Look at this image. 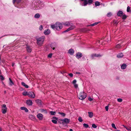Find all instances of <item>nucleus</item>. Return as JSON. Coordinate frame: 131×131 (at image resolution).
Returning a JSON list of instances; mask_svg holds the SVG:
<instances>
[{"instance_id": "obj_1", "label": "nucleus", "mask_w": 131, "mask_h": 131, "mask_svg": "<svg viewBox=\"0 0 131 131\" xmlns=\"http://www.w3.org/2000/svg\"><path fill=\"white\" fill-rule=\"evenodd\" d=\"M51 27L52 29H56L58 30H60L62 28V25L59 22H57L54 25H51Z\"/></svg>"}, {"instance_id": "obj_2", "label": "nucleus", "mask_w": 131, "mask_h": 131, "mask_svg": "<svg viewBox=\"0 0 131 131\" xmlns=\"http://www.w3.org/2000/svg\"><path fill=\"white\" fill-rule=\"evenodd\" d=\"M79 98L81 100H83L85 99L87 96V94L84 91L81 92L78 95Z\"/></svg>"}, {"instance_id": "obj_3", "label": "nucleus", "mask_w": 131, "mask_h": 131, "mask_svg": "<svg viewBox=\"0 0 131 131\" xmlns=\"http://www.w3.org/2000/svg\"><path fill=\"white\" fill-rule=\"evenodd\" d=\"M37 44L39 45H41L43 44L44 40V37L43 36L39 38H36Z\"/></svg>"}, {"instance_id": "obj_4", "label": "nucleus", "mask_w": 131, "mask_h": 131, "mask_svg": "<svg viewBox=\"0 0 131 131\" xmlns=\"http://www.w3.org/2000/svg\"><path fill=\"white\" fill-rule=\"evenodd\" d=\"M7 108L5 104H3L2 106V113L4 114H5L6 112Z\"/></svg>"}, {"instance_id": "obj_5", "label": "nucleus", "mask_w": 131, "mask_h": 131, "mask_svg": "<svg viewBox=\"0 0 131 131\" xmlns=\"http://www.w3.org/2000/svg\"><path fill=\"white\" fill-rule=\"evenodd\" d=\"M102 55L100 54H96V53H94L92 54L91 55V58L92 59H93L95 57H101Z\"/></svg>"}, {"instance_id": "obj_6", "label": "nucleus", "mask_w": 131, "mask_h": 131, "mask_svg": "<svg viewBox=\"0 0 131 131\" xmlns=\"http://www.w3.org/2000/svg\"><path fill=\"white\" fill-rule=\"evenodd\" d=\"M28 95L29 97L32 98H34L35 96V93L32 92H28Z\"/></svg>"}, {"instance_id": "obj_7", "label": "nucleus", "mask_w": 131, "mask_h": 131, "mask_svg": "<svg viewBox=\"0 0 131 131\" xmlns=\"http://www.w3.org/2000/svg\"><path fill=\"white\" fill-rule=\"evenodd\" d=\"M82 54L81 53L78 52L76 54V57L78 59H79L82 57Z\"/></svg>"}, {"instance_id": "obj_8", "label": "nucleus", "mask_w": 131, "mask_h": 131, "mask_svg": "<svg viewBox=\"0 0 131 131\" xmlns=\"http://www.w3.org/2000/svg\"><path fill=\"white\" fill-rule=\"evenodd\" d=\"M37 117L40 120H42L43 119V115L42 114L40 113L38 114Z\"/></svg>"}, {"instance_id": "obj_9", "label": "nucleus", "mask_w": 131, "mask_h": 131, "mask_svg": "<svg viewBox=\"0 0 131 131\" xmlns=\"http://www.w3.org/2000/svg\"><path fill=\"white\" fill-rule=\"evenodd\" d=\"M63 24L66 26H72V24L71 23L68 22L64 23Z\"/></svg>"}, {"instance_id": "obj_10", "label": "nucleus", "mask_w": 131, "mask_h": 131, "mask_svg": "<svg viewBox=\"0 0 131 131\" xmlns=\"http://www.w3.org/2000/svg\"><path fill=\"white\" fill-rule=\"evenodd\" d=\"M38 6L40 8H41L43 7L44 6L43 3L41 1H39L38 2Z\"/></svg>"}, {"instance_id": "obj_11", "label": "nucleus", "mask_w": 131, "mask_h": 131, "mask_svg": "<svg viewBox=\"0 0 131 131\" xmlns=\"http://www.w3.org/2000/svg\"><path fill=\"white\" fill-rule=\"evenodd\" d=\"M62 121L63 122H63L67 124L68 123L70 122V120L68 118H65L64 119H63L62 120Z\"/></svg>"}, {"instance_id": "obj_12", "label": "nucleus", "mask_w": 131, "mask_h": 131, "mask_svg": "<svg viewBox=\"0 0 131 131\" xmlns=\"http://www.w3.org/2000/svg\"><path fill=\"white\" fill-rule=\"evenodd\" d=\"M81 1H84L83 4L82 5V6H85L88 4V0H80Z\"/></svg>"}, {"instance_id": "obj_13", "label": "nucleus", "mask_w": 131, "mask_h": 131, "mask_svg": "<svg viewBox=\"0 0 131 131\" xmlns=\"http://www.w3.org/2000/svg\"><path fill=\"white\" fill-rule=\"evenodd\" d=\"M50 32V30L49 29H47L44 31V33L45 35H48L49 34Z\"/></svg>"}, {"instance_id": "obj_14", "label": "nucleus", "mask_w": 131, "mask_h": 131, "mask_svg": "<svg viewBox=\"0 0 131 131\" xmlns=\"http://www.w3.org/2000/svg\"><path fill=\"white\" fill-rule=\"evenodd\" d=\"M26 103L29 106L32 105V101L29 100L27 101Z\"/></svg>"}, {"instance_id": "obj_15", "label": "nucleus", "mask_w": 131, "mask_h": 131, "mask_svg": "<svg viewBox=\"0 0 131 131\" xmlns=\"http://www.w3.org/2000/svg\"><path fill=\"white\" fill-rule=\"evenodd\" d=\"M75 27L74 26H72L69 27L66 30H65L64 32H68L70 30L73 29Z\"/></svg>"}, {"instance_id": "obj_16", "label": "nucleus", "mask_w": 131, "mask_h": 131, "mask_svg": "<svg viewBox=\"0 0 131 131\" xmlns=\"http://www.w3.org/2000/svg\"><path fill=\"white\" fill-rule=\"evenodd\" d=\"M53 119H55L52 120V122L54 124H57V122L56 120L58 119V118L57 117H53Z\"/></svg>"}, {"instance_id": "obj_17", "label": "nucleus", "mask_w": 131, "mask_h": 131, "mask_svg": "<svg viewBox=\"0 0 131 131\" xmlns=\"http://www.w3.org/2000/svg\"><path fill=\"white\" fill-rule=\"evenodd\" d=\"M123 15V12L121 11H119L117 13V15L118 16H121Z\"/></svg>"}, {"instance_id": "obj_18", "label": "nucleus", "mask_w": 131, "mask_h": 131, "mask_svg": "<svg viewBox=\"0 0 131 131\" xmlns=\"http://www.w3.org/2000/svg\"><path fill=\"white\" fill-rule=\"evenodd\" d=\"M74 50L72 49H69L68 50L69 53L71 55H73L74 53Z\"/></svg>"}, {"instance_id": "obj_19", "label": "nucleus", "mask_w": 131, "mask_h": 131, "mask_svg": "<svg viewBox=\"0 0 131 131\" xmlns=\"http://www.w3.org/2000/svg\"><path fill=\"white\" fill-rule=\"evenodd\" d=\"M21 84L23 86L25 87L26 88H29V86L27 85L24 82H21Z\"/></svg>"}, {"instance_id": "obj_20", "label": "nucleus", "mask_w": 131, "mask_h": 131, "mask_svg": "<svg viewBox=\"0 0 131 131\" xmlns=\"http://www.w3.org/2000/svg\"><path fill=\"white\" fill-rule=\"evenodd\" d=\"M126 64L123 63L121 66V68L122 69H124L126 68Z\"/></svg>"}, {"instance_id": "obj_21", "label": "nucleus", "mask_w": 131, "mask_h": 131, "mask_svg": "<svg viewBox=\"0 0 131 131\" xmlns=\"http://www.w3.org/2000/svg\"><path fill=\"white\" fill-rule=\"evenodd\" d=\"M35 101L36 103H37L38 104L40 105L42 104L41 101L40 100H36Z\"/></svg>"}, {"instance_id": "obj_22", "label": "nucleus", "mask_w": 131, "mask_h": 131, "mask_svg": "<svg viewBox=\"0 0 131 131\" xmlns=\"http://www.w3.org/2000/svg\"><path fill=\"white\" fill-rule=\"evenodd\" d=\"M9 84L10 86H12L14 85V83L13 82L11 79L10 78H9Z\"/></svg>"}, {"instance_id": "obj_23", "label": "nucleus", "mask_w": 131, "mask_h": 131, "mask_svg": "<svg viewBox=\"0 0 131 131\" xmlns=\"http://www.w3.org/2000/svg\"><path fill=\"white\" fill-rule=\"evenodd\" d=\"M20 109L22 110H24L26 112H28V109L25 107H20Z\"/></svg>"}, {"instance_id": "obj_24", "label": "nucleus", "mask_w": 131, "mask_h": 131, "mask_svg": "<svg viewBox=\"0 0 131 131\" xmlns=\"http://www.w3.org/2000/svg\"><path fill=\"white\" fill-rule=\"evenodd\" d=\"M99 23V22H96L95 23H94L93 24H92L90 25H88L87 26H93L96 25L97 24H98Z\"/></svg>"}, {"instance_id": "obj_25", "label": "nucleus", "mask_w": 131, "mask_h": 131, "mask_svg": "<svg viewBox=\"0 0 131 131\" xmlns=\"http://www.w3.org/2000/svg\"><path fill=\"white\" fill-rule=\"evenodd\" d=\"M89 116L90 118H92L93 115V113L92 112H88Z\"/></svg>"}, {"instance_id": "obj_26", "label": "nucleus", "mask_w": 131, "mask_h": 131, "mask_svg": "<svg viewBox=\"0 0 131 131\" xmlns=\"http://www.w3.org/2000/svg\"><path fill=\"white\" fill-rule=\"evenodd\" d=\"M21 1V0H13V3H14L15 2H16L17 4H18Z\"/></svg>"}, {"instance_id": "obj_27", "label": "nucleus", "mask_w": 131, "mask_h": 131, "mask_svg": "<svg viewBox=\"0 0 131 131\" xmlns=\"http://www.w3.org/2000/svg\"><path fill=\"white\" fill-rule=\"evenodd\" d=\"M40 15L38 13H37L34 16V17L37 18H39L40 17Z\"/></svg>"}, {"instance_id": "obj_28", "label": "nucleus", "mask_w": 131, "mask_h": 131, "mask_svg": "<svg viewBox=\"0 0 131 131\" xmlns=\"http://www.w3.org/2000/svg\"><path fill=\"white\" fill-rule=\"evenodd\" d=\"M27 51L28 52H30L31 51V49L29 47L27 46L26 48Z\"/></svg>"}, {"instance_id": "obj_29", "label": "nucleus", "mask_w": 131, "mask_h": 131, "mask_svg": "<svg viewBox=\"0 0 131 131\" xmlns=\"http://www.w3.org/2000/svg\"><path fill=\"white\" fill-rule=\"evenodd\" d=\"M95 5L96 7L99 6L100 5V2L98 1H96L95 2Z\"/></svg>"}, {"instance_id": "obj_30", "label": "nucleus", "mask_w": 131, "mask_h": 131, "mask_svg": "<svg viewBox=\"0 0 131 131\" xmlns=\"http://www.w3.org/2000/svg\"><path fill=\"white\" fill-rule=\"evenodd\" d=\"M123 55L122 53H121L120 54H118L117 56V57L118 58H121L123 56Z\"/></svg>"}, {"instance_id": "obj_31", "label": "nucleus", "mask_w": 131, "mask_h": 131, "mask_svg": "<svg viewBox=\"0 0 131 131\" xmlns=\"http://www.w3.org/2000/svg\"><path fill=\"white\" fill-rule=\"evenodd\" d=\"M93 1V0H88V4L89 5L91 4Z\"/></svg>"}, {"instance_id": "obj_32", "label": "nucleus", "mask_w": 131, "mask_h": 131, "mask_svg": "<svg viewBox=\"0 0 131 131\" xmlns=\"http://www.w3.org/2000/svg\"><path fill=\"white\" fill-rule=\"evenodd\" d=\"M50 113L51 115H54L56 114V112H55L51 111L50 112Z\"/></svg>"}, {"instance_id": "obj_33", "label": "nucleus", "mask_w": 131, "mask_h": 131, "mask_svg": "<svg viewBox=\"0 0 131 131\" xmlns=\"http://www.w3.org/2000/svg\"><path fill=\"white\" fill-rule=\"evenodd\" d=\"M112 15V14L111 12H109L107 14V16L108 17H111Z\"/></svg>"}, {"instance_id": "obj_34", "label": "nucleus", "mask_w": 131, "mask_h": 131, "mask_svg": "<svg viewBox=\"0 0 131 131\" xmlns=\"http://www.w3.org/2000/svg\"><path fill=\"white\" fill-rule=\"evenodd\" d=\"M22 94L24 96H26L27 95H28V93L27 92L25 91V92H24Z\"/></svg>"}, {"instance_id": "obj_35", "label": "nucleus", "mask_w": 131, "mask_h": 131, "mask_svg": "<svg viewBox=\"0 0 131 131\" xmlns=\"http://www.w3.org/2000/svg\"><path fill=\"white\" fill-rule=\"evenodd\" d=\"M83 125V126L85 127V128H88L89 127V125L88 124H86L84 123Z\"/></svg>"}, {"instance_id": "obj_36", "label": "nucleus", "mask_w": 131, "mask_h": 131, "mask_svg": "<svg viewBox=\"0 0 131 131\" xmlns=\"http://www.w3.org/2000/svg\"><path fill=\"white\" fill-rule=\"evenodd\" d=\"M121 46L120 44H119L117 45L116 46V48H117L119 49L121 48Z\"/></svg>"}, {"instance_id": "obj_37", "label": "nucleus", "mask_w": 131, "mask_h": 131, "mask_svg": "<svg viewBox=\"0 0 131 131\" xmlns=\"http://www.w3.org/2000/svg\"><path fill=\"white\" fill-rule=\"evenodd\" d=\"M41 112H43L45 114H46L47 113V111L46 110L44 109H42L41 110Z\"/></svg>"}, {"instance_id": "obj_38", "label": "nucleus", "mask_w": 131, "mask_h": 131, "mask_svg": "<svg viewBox=\"0 0 131 131\" xmlns=\"http://www.w3.org/2000/svg\"><path fill=\"white\" fill-rule=\"evenodd\" d=\"M59 114L61 115L62 116H64L65 115V113L62 112H59Z\"/></svg>"}, {"instance_id": "obj_39", "label": "nucleus", "mask_w": 131, "mask_h": 131, "mask_svg": "<svg viewBox=\"0 0 131 131\" xmlns=\"http://www.w3.org/2000/svg\"><path fill=\"white\" fill-rule=\"evenodd\" d=\"M112 127L114 128L115 129H117L116 128V127L115 125L114 124V123L112 124Z\"/></svg>"}, {"instance_id": "obj_40", "label": "nucleus", "mask_w": 131, "mask_h": 131, "mask_svg": "<svg viewBox=\"0 0 131 131\" xmlns=\"http://www.w3.org/2000/svg\"><path fill=\"white\" fill-rule=\"evenodd\" d=\"M78 120L80 122H82L83 121V120L81 117H79Z\"/></svg>"}, {"instance_id": "obj_41", "label": "nucleus", "mask_w": 131, "mask_h": 131, "mask_svg": "<svg viewBox=\"0 0 131 131\" xmlns=\"http://www.w3.org/2000/svg\"><path fill=\"white\" fill-rule=\"evenodd\" d=\"M130 8L129 6H128L127 8V12H129L130 11Z\"/></svg>"}, {"instance_id": "obj_42", "label": "nucleus", "mask_w": 131, "mask_h": 131, "mask_svg": "<svg viewBox=\"0 0 131 131\" xmlns=\"http://www.w3.org/2000/svg\"><path fill=\"white\" fill-rule=\"evenodd\" d=\"M0 79L2 80H4V78L3 76L2 75H0Z\"/></svg>"}, {"instance_id": "obj_43", "label": "nucleus", "mask_w": 131, "mask_h": 131, "mask_svg": "<svg viewBox=\"0 0 131 131\" xmlns=\"http://www.w3.org/2000/svg\"><path fill=\"white\" fill-rule=\"evenodd\" d=\"M117 101L118 102H122V99H121V98H119V99H117Z\"/></svg>"}, {"instance_id": "obj_44", "label": "nucleus", "mask_w": 131, "mask_h": 131, "mask_svg": "<svg viewBox=\"0 0 131 131\" xmlns=\"http://www.w3.org/2000/svg\"><path fill=\"white\" fill-rule=\"evenodd\" d=\"M92 126L93 128H96L97 127V126L94 124H92Z\"/></svg>"}, {"instance_id": "obj_45", "label": "nucleus", "mask_w": 131, "mask_h": 131, "mask_svg": "<svg viewBox=\"0 0 131 131\" xmlns=\"http://www.w3.org/2000/svg\"><path fill=\"white\" fill-rule=\"evenodd\" d=\"M127 17L125 15H123L122 16V19H125Z\"/></svg>"}, {"instance_id": "obj_46", "label": "nucleus", "mask_w": 131, "mask_h": 131, "mask_svg": "<svg viewBox=\"0 0 131 131\" xmlns=\"http://www.w3.org/2000/svg\"><path fill=\"white\" fill-rule=\"evenodd\" d=\"M77 82V81L75 79V80H74L73 82H72V83L73 84H76V82Z\"/></svg>"}, {"instance_id": "obj_47", "label": "nucleus", "mask_w": 131, "mask_h": 131, "mask_svg": "<svg viewBox=\"0 0 131 131\" xmlns=\"http://www.w3.org/2000/svg\"><path fill=\"white\" fill-rule=\"evenodd\" d=\"M68 75L69 76H70L71 77H72L73 75L72 73H70L68 74Z\"/></svg>"}, {"instance_id": "obj_48", "label": "nucleus", "mask_w": 131, "mask_h": 131, "mask_svg": "<svg viewBox=\"0 0 131 131\" xmlns=\"http://www.w3.org/2000/svg\"><path fill=\"white\" fill-rule=\"evenodd\" d=\"M105 109L107 111H108V106H105Z\"/></svg>"}, {"instance_id": "obj_49", "label": "nucleus", "mask_w": 131, "mask_h": 131, "mask_svg": "<svg viewBox=\"0 0 131 131\" xmlns=\"http://www.w3.org/2000/svg\"><path fill=\"white\" fill-rule=\"evenodd\" d=\"M52 56V53H50L48 55V57L49 58H51Z\"/></svg>"}, {"instance_id": "obj_50", "label": "nucleus", "mask_w": 131, "mask_h": 131, "mask_svg": "<svg viewBox=\"0 0 131 131\" xmlns=\"http://www.w3.org/2000/svg\"><path fill=\"white\" fill-rule=\"evenodd\" d=\"M43 29V27L42 25H41L39 28V29L40 30H41Z\"/></svg>"}, {"instance_id": "obj_51", "label": "nucleus", "mask_w": 131, "mask_h": 131, "mask_svg": "<svg viewBox=\"0 0 131 131\" xmlns=\"http://www.w3.org/2000/svg\"><path fill=\"white\" fill-rule=\"evenodd\" d=\"M113 23L114 24H117L118 23V22H117V21H116V20H114L113 21Z\"/></svg>"}, {"instance_id": "obj_52", "label": "nucleus", "mask_w": 131, "mask_h": 131, "mask_svg": "<svg viewBox=\"0 0 131 131\" xmlns=\"http://www.w3.org/2000/svg\"><path fill=\"white\" fill-rule=\"evenodd\" d=\"M74 86L75 88H77L78 87V85L77 84H74Z\"/></svg>"}, {"instance_id": "obj_53", "label": "nucleus", "mask_w": 131, "mask_h": 131, "mask_svg": "<svg viewBox=\"0 0 131 131\" xmlns=\"http://www.w3.org/2000/svg\"><path fill=\"white\" fill-rule=\"evenodd\" d=\"M88 100L89 101H91L93 100V99L91 97H89L88 98Z\"/></svg>"}, {"instance_id": "obj_54", "label": "nucleus", "mask_w": 131, "mask_h": 131, "mask_svg": "<svg viewBox=\"0 0 131 131\" xmlns=\"http://www.w3.org/2000/svg\"><path fill=\"white\" fill-rule=\"evenodd\" d=\"M75 73L77 74H81V73L79 72H76Z\"/></svg>"}, {"instance_id": "obj_55", "label": "nucleus", "mask_w": 131, "mask_h": 131, "mask_svg": "<svg viewBox=\"0 0 131 131\" xmlns=\"http://www.w3.org/2000/svg\"><path fill=\"white\" fill-rule=\"evenodd\" d=\"M126 128L128 130V131H131V128L128 129L127 128Z\"/></svg>"}, {"instance_id": "obj_56", "label": "nucleus", "mask_w": 131, "mask_h": 131, "mask_svg": "<svg viewBox=\"0 0 131 131\" xmlns=\"http://www.w3.org/2000/svg\"><path fill=\"white\" fill-rule=\"evenodd\" d=\"M2 62H3V63H4L5 62V60H2Z\"/></svg>"}, {"instance_id": "obj_57", "label": "nucleus", "mask_w": 131, "mask_h": 131, "mask_svg": "<svg viewBox=\"0 0 131 131\" xmlns=\"http://www.w3.org/2000/svg\"><path fill=\"white\" fill-rule=\"evenodd\" d=\"M14 64H14V63H12V67H13V66H14Z\"/></svg>"}, {"instance_id": "obj_58", "label": "nucleus", "mask_w": 131, "mask_h": 131, "mask_svg": "<svg viewBox=\"0 0 131 131\" xmlns=\"http://www.w3.org/2000/svg\"><path fill=\"white\" fill-rule=\"evenodd\" d=\"M114 131H120V130H117L116 129V130H115Z\"/></svg>"}, {"instance_id": "obj_59", "label": "nucleus", "mask_w": 131, "mask_h": 131, "mask_svg": "<svg viewBox=\"0 0 131 131\" xmlns=\"http://www.w3.org/2000/svg\"><path fill=\"white\" fill-rule=\"evenodd\" d=\"M70 131H73V130L72 129H70Z\"/></svg>"}, {"instance_id": "obj_60", "label": "nucleus", "mask_w": 131, "mask_h": 131, "mask_svg": "<svg viewBox=\"0 0 131 131\" xmlns=\"http://www.w3.org/2000/svg\"><path fill=\"white\" fill-rule=\"evenodd\" d=\"M7 35H4L2 36L1 38H0V39L2 37H4V36H7Z\"/></svg>"}, {"instance_id": "obj_61", "label": "nucleus", "mask_w": 131, "mask_h": 131, "mask_svg": "<svg viewBox=\"0 0 131 131\" xmlns=\"http://www.w3.org/2000/svg\"><path fill=\"white\" fill-rule=\"evenodd\" d=\"M110 38H109V39H108V40H107V41H110Z\"/></svg>"}, {"instance_id": "obj_62", "label": "nucleus", "mask_w": 131, "mask_h": 131, "mask_svg": "<svg viewBox=\"0 0 131 131\" xmlns=\"http://www.w3.org/2000/svg\"><path fill=\"white\" fill-rule=\"evenodd\" d=\"M2 131V128L1 127H0V131Z\"/></svg>"}, {"instance_id": "obj_63", "label": "nucleus", "mask_w": 131, "mask_h": 131, "mask_svg": "<svg viewBox=\"0 0 131 131\" xmlns=\"http://www.w3.org/2000/svg\"><path fill=\"white\" fill-rule=\"evenodd\" d=\"M51 48H52V49H53V50H54V49H55L54 48H54H52V47L51 46Z\"/></svg>"}, {"instance_id": "obj_64", "label": "nucleus", "mask_w": 131, "mask_h": 131, "mask_svg": "<svg viewBox=\"0 0 131 131\" xmlns=\"http://www.w3.org/2000/svg\"><path fill=\"white\" fill-rule=\"evenodd\" d=\"M6 91H4V93H6Z\"/></svg>"}]
</instances>
